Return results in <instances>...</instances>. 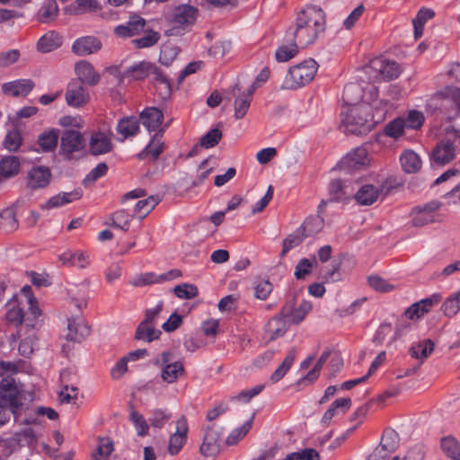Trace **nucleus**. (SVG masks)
Returning a JSON list of instances; mask_svg holds the SVG:
<instances>
[{"label": "nucleus", "instance_id": "nucleus-1", "mask_svg": "<svg viewBox=\"0 0 460 460\" xmlns=\"http://www.w3.org/2000/svg\"><path fill=\"white\" fill-rule=\"evenodd\" d=\"M381 107H373L367 102L352 105L347 111L342 122L351 134L360 135L369 132L376 124L384 120L387 112V102H380Z\"/></svg>", "mask_w": 460, "mask_h": 460}, {"label": "nucleus", "instance_id": "nucleus-2", "mask_svg": "<svg viewBox=\"0 0 460 460\" xmlns=\"http://www.w3.org/2000/svg\"><path fill=\"white\" fill-rule=\"evenodd\" d=\"M325 29V13L320 7L310 5L298 13L294 36L298 44L305 48L314 42Z\"/></svg>", "mask_w": 460, "mask_h": 460}, {"label": "nucleus", "instance_id": "nucleus-3", "mask_svg": "<svg viewBox=\"0 0 460 460\" xmlns=\"http://www.w3.org/2000/svg\"><path fill=\"white\" fill-rule=\"evenodd\" d=\"M426 110L447 121L460 117V88L447 85L437 91L427 101Z\"/></svg>", "mask_w": 460, "mask_h": 460}, {"label": "nucleus", "instance_id": "nucleus-4", "mask_svg": "<svg viewBox=\"0 0 460 460\" xmlns=\"http://www.w3.org/2000/svg\"><path fill=\"white\" fill-rule=\"evenodd\" d=\"M16 372L15 364L0 361V376H3L0 382V402L10 408L14 420H19L23 403L21 402L22 385L13 376Z\"/></svg>", "mask_w": 460, "mask_h": 460}, {"label": "nucleus", "instance_id": "nucleus-5", "mask_svg": "<svg viewBox=\"0 0 460 460\" xmlns=\"http://www.w3.org/2000/svg\"><path fill=\"white\" fill-rule=\"evenodd\" d=\"M460 151V130L448 127L445 137L436 145L430 155L431 164L445 165L453 161Z\"/></svg>", "mask_w": 460, "mask_h": 460}, {"label": "nucleus", "instance_id": "nucleus-6", "mask_svg": "<svg viewBox=\"0 0 460 460\" xmlns=\"http://www.w3.org/2000/svg\"><path fill=\"white\" fill-rule=\"evenodd\" d=\"M318 66L315 59H304L290 66L285 75L281 89L296 90L306 85L314 78Z\"/></svg>", "mask_w": 460, "mask_h": 460}, {"label": "nucleus", "instance_id": "nucleus-7", "mask_svg": "<svg viewBox=\"0 0 460 460\" xmlns=\"http://www.w3.org/2000/svg\"><path fill=\"white\" fill-rule=\"evenodd\" d=\"M362 71L369 81L392 80L401 74V66L394 59H369Z\"/></svg>", "mask_w": 460, "mask_h": 460}, {"label": "nucleus", "instance_id": "nucleus-8", "mask_svg": "<svg viewBox=\"0 0 460 460\" xmlns=\"http://www.w3.org/2000/svg\"><path fill=\"white\" fill-rule=\"evenodd\" d=\"M131 76L135 80H143L146 77L153 76V79L163 86L164 97L167 98L171 94L172 86L169 79L155 66L146 61H141L137 66L128 70Z\"/></svg>", "mask_w": 460, "mask_h": 460}, {"label": "nucleus", "instance_id": "nucleus-9", "mask_svg": "<svg viewBox=\"0 0 460 460\" xmlns=\"http://www.w3.org/2000/svg\"><path fill=\"white\" fill-rule=\"evenodd\" d=\"M172 354L169 351H164L158 355L153 364L162 367L161 377L163 381L172 384L174 383L178 377L184 373V367L181 362H171Z\"/></svg>", "mask_w": 460, "mask_h": 460}, {"label": "nucleus", "instance_id": "nucleus-10", "mask_svg": "<svg viewBox=\"0 0 460 460\" xmlns=\"http://www.w3.org/2000/svg\"><path fill=\"white\" fill-rule=\"evenodd\" d=\"M368 155L364 147H357L341 159L338 166L346 172L364 169L368 164Z\"/></svg>", "mask_w": 460, "mask_h": 460}, {"label": "nucleus", "instance_id": "nucleus-11", "mask_svg": "<svg viewBox=\"0 0 460 460\" xmlns=\"http://www.w3.org/2000/svg\"><path fill=\"white\" fill-rule=\"evenodd\" d=\"M198 14L197 7L182 4L172 10L171 22L174 27L185 30L196 22Z\"/></svg>", "mask_w": 460, "mask_h": 460}, {"label": "nucleus", "instance_id": "nucleus-12", "mask_svg": "<svg viewBox=\"0 0 460 460\" xmlns=\"http://www.w3.org/2000/svg\"><path fill=\"white\" fill-rule=\"evenodd\" d=\"M441 204L439 201L433 200L423 207H416L412 209L411 222L414 226H423L427 224L432 223L437 220Z\"/></svg>", "mask_w": 460, "mask_h": 460}, {"label": "nucleus", "instance_id": "nucleus-13", "mask_svg": "<svg viewBox=\"0 0 460 460\" xmlns=\"http://www.w3.org/2000/svg\"><path fill=\"white\" fill-rule=\"evenodd\" d=\"M222 428L215 424L205 428L203 441L199 447L200 453L205 456H213L219 451V440Z\"/></svg>", "mask_w": 460, "mask_h": 460}, {"label": "nucleus", "instance_id": "nucleus-14", "mask_svg": "<svg viewBox=\"0 0 460 460\" xmlns=\"http://www.w3.org/2000/svg\"><path fill=\"white\" fill-rule=\"evenodd\" d=\"M230 93L233 95V97H234V117L237 119H243L246 115L250 108L254 92L252 91L250 88H248L245 91H241L239 85L234 84L231 88Z\"/></svg>", "mask_w": 460, "mask_h": 460}, {"label": "nucleus", "instance_id": "nucleus-15", "mask_svg": "<svg viewBox=\"0 0 460 460\" xmlns=\"http://www.w3.org/2000/svg\"><path fill=\"white\" fill-rule=\"evenodd\" d=\"M188 430L189 426L187 418L182 415L176 421V430L169 439L168 450L171 455H177L185 445Z\"/></svg>", "mask_w": 460, "mask_h": 460}, {"label": "nucleus", "instance_id": "nucleus-16", "mask_svg": "<svg viewBox=\"0 0 460 460\" xmlns=\"http://www.w3.org/2000/svg\"><path fill=\"white\" fill-rule=\"evenodd\" d=\"M90 100L88 90L78 82H72L68 84L66 92V103L71 107H81Z\"/></svg>", "mask_w": 460, "mask_h": 460}, {"label": "nucleus", "instance_id": "nucleus-17", "mask_svg": "<svg viewBox=\"0 0 460 460\" xmlns=\"http://www.w3.org/2000/svg\"><path fill=\"white\" fill-rule=\"evenodd\" d=\"M312 310V305L308 301H302L298 307L294 308L293 303H287L281 310V315L285 321L298 323Z\"/></svg>", "mask_w": 460, "mask_h": 460}, {"label": "nucleus", "instance_id": "nucleus-18", "mask_svg": "<svg viewBox=\"0 0 460 460\" xmlns=\"http://www.w3.org/2000/svg\"><path fill=\"white\" fill-rule=\"evenodd\" d=\"M102 48V42L95 37L85 36L77 39L72 46L73 53L76 56L94 55Z\"/></svg>", "mask_w": 460, "mask_h": 460}, {"label": "nucleus", "instance_id": "nucleus-19", "mask_svg": "<svg viewBox=\"0 0 460 460\" xmlns=\"http://www.w3.org/2000/svg\"><path fill=\"white\" fill-rule=\"evenodd\" d=\"M146 20L138 15H133L126 24L119 25L114 29V33L121 38H129L145 31Z\"/></svg>", "mask_w": 460, "mask_h": 460}, {"label": "nucleus", "instance_id": "nucleus-20", "mask_svg": "<svg viewBox=\"0 0 460 460\" xmlns=\"http://www.w3.org/2000/svg\"><path fill=\"white\" fill-rule=\"evenodd\" d=\"M440 300L441 296L434 294L429 298L416 302L405 311V316L411 320L419 319L428 313L434 305L438 304Z\"/></svg>", "mask_w": 460, "mask_h": 460}, {"label": "nucleus", "instance_id": "nucleus-21", "mask_svg": "<svg viewBox=\"0 0 460 460\" xmlns=\"http://www.w3.org/2000/svg\"><path fill=\"white\" fill-rule=\"evenodd\" d=\"M60 141L61 150L63 153L67 155L78 152L84 147V139L83 136L74 129L65 131Z\"/></svg>", "mask_w": 460, "mask_h": 460}, {"label": "nucleus", "instance_id": "nucleus-22", "mask_svg": "<svg viewBox=\"0 0 460 460\" xmlns=\"http://www.w3.org/2000/svg\"><path fill=\"white\" fill-rule=\"evenodd\" d=\"M89 148L93 155L110 153L112 149L111 137L101 131L93 133L90 138Z\"/></svg>", "mask_w": 460, "mask_h": 460}, {"label": "nucleus", "instance_id": "nucleus-23", "mask_svg": "<svg viewBox=\"0 0 460 460\" xmlns=\"http://www.w3.org/2000/svg\"><path fill=\"white\" fill-rule=\"evenodd\" d=\"M51 179L50 170L46 166H35L28 172L27 184L31 189L46 187Z\"/></svg>", "mask_w": 460, "mask_h": 460}, {"label": "nucleus", "instance_id": "nucleus-24", "mask_svg": "<svg viewBox=\"0 0 460 460\" xmlns=\"http://www.w3.org/2000/svg\"><path fill=\"white\" fill-rule=\"evenodd\" d=\"M34 87V83L30 79H18L3 84L2 90L6 95L19 97L26 96Z\"/></svg>", "mask_w": 460, "mask_h": 460}, {"label": "nucleus", "instance_id": "nucleus-25", "mask_svg": "<svg viewBox=\"0 0 460 460\" xmlns=\"http://www.w3.org/2000/svg\"><path fill=\"white\" fill-rule=\"evenodd\" d=\"M59 261L66 266L86 268L90 264L89 254L83 251H66L59 255Z\"/></svg>", "mask_w": 460, "mask_h": 460}, {"label": "nucleus", "instance_id": "nucleus-26", "mask_svg": "<svg viewBox=\"0 0 460 460\" xmlns=\"http://www.w3.org/2000/svg\"><path fill=\"white\" fill-rule=\"evenodd\" d=\"M90 334V328L82 319L73 318L68 320L66 339L80 342Z\"/></svg>", "mask_w": 460, "mask_h": 460}, {"label": "nucleus", "instance_id": "nucleus-27", "mask_svg": "<svg viewBox=\"0 0 460 460\" xmlns=\"http://www.w3.org/2000/svg\"><path fill=\"white\" fill-rule=\"evenodd\" d=\"M75 70L76 75H78L79 80L82 83L95 85L99 80L100 75L94 70L93 66L86 60H81L77 62L75 66Z\"/></svg>", "mask_w": 460, "mask_h": 460}, {"label": "nucleus", "instance_id": "nucleus-28", "mask_svg": "<svg viewBox=\"0 0 460 460\" xmlns=\"http://www.w3.org/2000/svg\"><path fill=\"white\" fill-rule=\"evenodd\" d=\"M140 119L143 126L146 128L148 131H155L162 125L164 115L159 109L150 107L141 112Z\"/></svg>", "mask_w": 460, "mask_h": 460}, {"label": "nucleus", "instance_id": "nucleus-29", "mask_svg": "<svg viewBox=\"0 0 460 460\" xmlns=\"http://www.w3.org/2000/svg\"><path fill=\"white\" fill-rule=\"evenodd\" d=\"M59 130L57 128H49L39 135L37 144L42 152H53L57 148Z\"/></svg>", "mask_w": 460, "mask_h": 460}, {"label": "nucleus", "instance_id": "nucleus-30", "mask_svg": "<svg viewBox=\"0 0 460 460\" xmlns=\"http://www.w3.org/2000/svg\"><path fill=\"white\" fill-rule=\"evenodd\" d=\"M380 194L379 189L373 184H364L355 194L356 201L361 206H370L375 203Z\"/></svg>", "mask_w": 460, "mask_h": 460}, {"label": "nucleus", "instance_id": "nucleus-31", "mask_svg": "<svg viewBox=\"0 0 460 460\" xmlns=\"http://www.w3.org/2000/svg\"><path fill=\"white\" fill-rule=\"evenodd\" d=\"M398 443V435L392 429H387L384 431L381 438L380 448H376L374 453L370 456L369 460H373L376 457L382 456V452H392L395 449Z\"/></svg>", "mask_w": 460, "mask_h": 460}, {"label": "nucleus", "instance_id": "nucleus-32", "mask_svg": "<svg viewBox=\"0 0 460 460\" xmlns=\"http://www.w3.org/2000/svg\"><path fill=\"white\" fill-rule=\"evenodd\" d=\"M402 170L406 173H415L421 168L422 162L417 153L412 150H405L400 155Z\"/></svg>", "mask_w": 460, "mask_h": 460}, {"label": "nucleus", "instance_id": "nucleus-33", "mask_svg": "<svg viewBox=\"0 0 460 460\" xmlns=\"http://www.w3.org/2000/svg\"><path fill=\"white\" fill-rule=\"evenodd\" d=\"M162 138L163 135L156 133L145 149L137 155L138 158L145 159L151 155L153 160H156L164 149V143Z\"/></svg>", "mask_w": 460, "mask_h": 460}, {"label": "nucleus", "instance_id": "nucleus-34", "mask_svg": "<svg viewBox=\"0 0 460 460\" xmlns=\"http://www.w3.org/2000/svg\"><path fill=\"white\" fill-rule=\"evenodd\" d=\"M162 334L161 331L156 329L155 325L146 323L144 320L137 325L135 339L146 342H152L158 340Z\"/></svg>", "mask_w": 460, "mask_h": 460}, {"label": "nucleus", "instance_id": "nucleus-35", "mask_svg": "<svg viewBox=\"0 0 460 460\" xmlns=\"http://www.w3.org/2000/svg\"><path fill=\"white\" fill-rule=\"evenodd\" d=\"M324 226V219L320 215L309 216L298 228L305 237L318 234Z\"/></svg>", "mask_w": 460, "mask_h": 460}, {"label": "nucleus", "instance_id": "nucleus-36", "mask_svg": "<svg viewBox=\"0 0 460 460\" xmlns=\"http://www.w3.org/2000/svg\"><path fill=\"white\" fill-rule=\"evenodd\" d=\"M62 44V38L54 31L43 35L38 41L37 48L40 52L46 54L59 48Z\"/></svg>", "mask_w": 460, "mask_h": 460}, {"label": "nucleus", "instance_id": "nucleus-37", "mask_svg": "<svg viewBox=\"0 0 460 460\" xmlns=\"http://www.w3.org/2000/svg\"><path fill=\"white\" fill-rule=\"evenodd\" d=\"M139 130V121L136 117H125L118 122L117 131L123 138L122 141L129 137L137 134Z\"/></svg>", "mask_w": 460, "mask_h": 460}, {"label": "nucleus", "instance_id": "nucleus-38", "mask_svg": "<svg viewBox=\"0 0 460 460\" xmlns=\"http://www.w3.org/2000/svg\"><path fill=\"white\" fill-rule=\"evenodd\" d=\"M88 292L89 288L88 284L86 283H81L80 285L68 289V293L71 296L75 305L80 310L87 305Z\"/></svg>", "mask_w": 460, "mask_h": 460}, {"label": "nucleus", "instance_id": "nucleus-39", "mask_svg": "<svg viewBox=\"0 0 460 460\" xmlns=\"http://www.w3.org/2000/svg\"><path fill=\"white\" fill-rule=\"evenodd\" d=\"M20 165V160L17 156H5L0 161V175L4 178L14 176L19 172Z\"/></svg>", "mask_w": 460, "mask_h": 460}, {"label": "nucleus", "instance_id": "nucleus-40", "mask_svg": "<svg viewBox=\"0 0 460 460\" xmlns=\"http://www.w3.org/2000/svg\"><path fill=\"white\" fill-rule=\"evenodd\" d=\"M160 202L158 196H150L147 199L138 200L135 205L134 214L140 219L145 218Z\"/></svg>", "mask_w": 460, "mask_h": 460}, {"label": "nucleus", "instance_id": "nucleus-41", "mask_svg": "<svg viewBox=\"0 0 460 460\" xmlns=\"http://www.w3.org/2000/svg\"><path fill=\"white\" fill-rule=\"evenodd\" d=\"M435 16V12L429 8H421L416 17L412 20L414 36L419 38L422 35L424 24Z\"/></svg>", "mask_w": 460, "mask_h": 460}, {"label": "nucleus", "instance_id": "nucleus-42", "mask_svg": "<svg viewBox=\"0 0 460 460\" xmlns=\"http://www.w3.org/2000/svg\"><path fill=\"white\" fill-rule=\"evenodd\" d=\"M296 358V351L291 349L287 354L283 362L276 368L270 376V381L275 384L281 380L292 367Z\"/></svg>", "mask_w": 460, "mask_h": 460}, {"label": "nucleus", "instance_id": "nucleus-43", "mask_svg": "<svg viewBox=\"0 0 460 460\" xmlns=\"http://www.w3.org/2000/svg\"><path fill=\"white\" fill-rule=\"evenodd\" d=\"M441 310L445 315L452 317L460 311V289L451 294L442 304Z\"/></svg>", "mask_w": 460, "mask_h": 460}, {"label": "nucleus", "instance_id": "nucleus-44", "mask_svg": "<svg viewBox=\"0 0 460 460\" xmlns=\"http://www.w3.org/2000/svg\"><path fill=\"white\" fill-rule=\"evenodd\" d=\"M441 449L450 458L460 460V444L453 437L448 436L441 439Z\"/></svg>", "mask_w": 460, "mask_h": 460}, {"label": "nucleus", "instance_id": "nucleus-45", "mask_svg": "<svg viewBox=\"0 0 460 460\" xmlns=\"http://www.w3.org/2000/svg\"><path fill=\"white\" fill-rule=\"evenodd\" d=\"M405 128L404 118L398 117L385 125L384 132L385 136L398 139L404 134Z\"/></svg>", "mask_w": 460, "mask_h": 460}, {"label": "nucleus", "instance_id": "nucleus-46", "mask_svg": "<svg viewBox=\"0 0 460 460\" xmlns=\"http://www.w3.org/2000/svg\"><path fill=\"white\" fill-rule=\"evenodd\" d=\"M172 418V413L164 409H154L149 412L148 421L154 428L162 429Z\"/></svg>", "mask_w": 460, "mask_h": 460}, {"label": "nucleus", "instance_id": "nucleus-47", "mask_svg": "<svg viewBox=\"0 0 460 460\" xmlns=\"http://www.w3.org/2000/svg\"><path fill=\"white\" fill-rule=\"evenodd\" d=\"M69 9L73 13L80 14L87 12H96L101 7L96 0H75L69 5Z\"/></svg>", "mask_w": 460, "mask_h": 460}, {"label": "nucleus", "instance_id": "nucleus-48", "mask_svg": "<svg viewBox=\"0 0 460 460\" xmlns=\"http://www.w3.org/2000/svg\"><path fill=\"white\" fill-rule=\"evenodd\" d=\"M434 349V343L431 340H424L416 345H413L411 349V355L412 358L424 359L429 357Z\"/></svg>", "mask_w": 460, "mask_h": 460}, {"label": "nucleus", "instance_id": "nucleus-49", "mask_svg": "<svg viewBox=\"0 0 460 460\" xmlns=\"http://www.w3.org/2000/svg\"><path fill=\"white\" fill-rule=\"evenodd\" d=\"M129 420L133 423L137 436L146 437L149 432V425L145 417L137 411H131Z\"/></svg>", "mask_w": 460, "mask_h": 460}, {"label": "nucleus", "instance_id": "nucleus-50", "mask_svg": "<svg viewBox=\"0 0 460 460\" xmlns=\"http://www.w3.org/2000/svg\"><path fill=\"white\" fill-rule=\"evenodd\" d=\"M252 418L245 421L241 427L234 429L226 438V443L228 446L236 445L243 439L252 428Z\"/></svg>", "mask_w": 460, "mask_h": 460}, {"label": "nucleus", "instance_id": "nucleus-51", "mask_svg": "<svg viewBox=\"0 0 460 460\" xmlns=\"http://www.w3.org/2000/svg\"><path fill=\"white\" fill-rule=\"evenodd\" d=\"M24 318L23 310L18 306L15 303L7 304V311L5 314V319L9 323L15 326L22 324Z\"/></svg>", "mask_w": 460, "mask_h": 460}, {"label": "nucleus", "instance_id": "nucleus-52", "mask_svg": "<svg viewBox=\"0 0 460 460\" xmlns=\"http://www.w3.org/2000/svg\"><path fill=\"white\" fill-rule=\"evenodd\" d=\"M14 439L22 446L30 447L37 442V434L32 428L26 427L14 434Z\"/></svg>", "mask_w": 460, "mask_h": 460}, {"label": "nucleus", "instance_id": "nucleus-53", "mask_svg": "<svg viewBox=\"0 0 460 460\" xmlns=\"http://www.w3.org/2000/svg\"><path fill=\"white\" fill-rule=\"evenodd\" d=\"M175 296L181 299H191L199 295L198 288L193 284L182 283L173 288Z\"/></svg>", "mask_w": 460, "mask_h": 460}, {"label": "nucleus", "instance_id": "nucleus-54", "mask_svg": "<svg viewBox=\"0 0 460 460\" xmlns=\"http://www.w3.org/2000/svg\"><path fill=\"white\" fill-rule=\"evenodd\" d=\"M425 117L421 111L411 110L404 118L405 127L409 129H420L424 124Z\"/></svg>", "mask_w": 460, "mask_h": 460}, {"label": "nucleus", "instance_id": "nucleus-55", "mask_svg": "<svg viewBox=\"0 0 460 460\" xmlns=\"http://www.w3.org/2000/svg\"><path fill=\"white\" fill-rule=\"evenodd\" d=\"M0 226L8 231H13L17 228L18 222L13 208H8L0 212Z\"/></svg>", "mask_w": 460, "mask_h": 460}, {"label": "nucleus", "instance_id": "nucleus-56", "mask_svg": "<svg viewBox=\"0 0 460 460\" xmlns=\"http://www.w3.org/2000/svg\"><path fill=\"white\" fill-rule=\"evenodd\" d=\"M107 172L108 165L105 163H100L85 176L83 183L85 187H87L94 183L100 178L105 176Z\"/></svg>", "mask_w": 460, "mask_h": 460}, {"label": "nucleus", "instance_id": "nucleus-57", "mask_svg": "<svg viewBox=\"0 0 460 460\" xmlns=\"http://www.w3.org/2000/svg\"><path fill=\"white\" fill-rule=\"evenodd\" d=\"M329 193L332 201H341L348 196L341 180H333L331 181L329 185Z\"/></svg>", "mask_w": 460, "mask_h": 460}, {"label": "nucleus", "instance_id": "nucleus-58", "mask_svg": "<svg viewBox=\"0 0 460 460\" xmlns=\"http://www.w3.org/2000/svg\"><path fill=\"white\" fill-rule=\"evenodd\" d=\"M160 38L158 32L154 31H146L145 35L139 39L132 40V44L138 49L148 48L155 45Z\"/></svg>", "mask_w": 460, "mask_h": 460}, {"label": "nucleus", "instance_id": "nucleus-59", "mask_svg": "<svg viewBox=\"0 0 460 460\" xmlns=\"http://www.w3.org/2000/svg\"><path fill=\"white\" fill-rule=\"evenodd\" d=\"M131 216L128 213H127L125 210H119L112 215V223L111 226L119 228L123 231H128Z\"/></svg>", "mask_w": 460, "mask_h": 460}, {"label": "nucleus", "instance_id": "nucleus-60", "mask_svg": "<svg viewBox=\"0 0 460 460\" xmlns=\"http://www.w3.org/2000/svg\"><path fill=\"white\" fill-rule=\"evenodd\" d=\"M129 283L134 287H143L146 285L160 283L159 275L153 272H146L132 279Z\"/></svg>", "mask_w": 460, "mask_h": 460}, {"label": "nucleus", "instance_id": "nucleus-61", "mask_svg": "<svg viewBox=\"0 0 460 460\" xmlns=\"http://www.w3.org/2000/svg\"><path fill=\"white\" fill-rule=\"evenodd\" d=\"M221 137V131L218 128H212L201 137L199 144L204 148H211L219 142Z\"/></svg>", "mask_w": 460, "mask_h": 460}, {"label": "nucleus", "instance_id": "nucleus-62", "mask_svg": "<svg viewBox=\"0 0 460 460\" xmlns=\"http://www.w3.org/2000/svg\"><path fill=\"white\" fill-rule=\"evenodd\" d=\"M305 237L302 234L301 232L296 230V233L294 234H289L283 242V248L281 251V255L284 256L293 248L298 246Z\"/></svg>", "mask_w": 460, "mask_h": 460}, {"label": "nucleus", "instance_id": "nucleus-63", "mask_svg": "<svg viewBox=\"0 0 460 460\" xmlns=\"http://www.w3.org/2000/svg\"><path fill=\"white\" fill-rule=\"evenodd\" d=\"M367 280L369 286L378 292H390L394 289V286L380 276H369Z\"/></svg>", "mask_w": 460, "mask_h": 460}, {"label": "nucleus", "instance_id": "nucleus-64", "mask_svg": "<svg viewBox=\"0 0 460 460\" xmlns=\"http://www.w3.org/2000/svg\"><path fill=\"white\" fill-rule=\"evenodd\" d=\"M22 136L16 129L9 131L4 138V145L9 151H16L21 146Z\"/></svg>", "mask_w": 460, "mask_h": 460}]
</instances>
